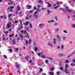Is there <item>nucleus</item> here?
I'll return each instance as SVG.
<instances>
[{"label":"nucleus","instance_id":"nucleus-36","mask_svg":"<svg viewBox=\"0 0 75 75\" xmlns=\"http://www.w3.org/2000/svg\"><path fill=\"white\" fill-rule=\"evenodd\" d=\"M72 27L73 28H75V25L73 24L72 25Z\"/></svg>","mask_w":75,"mask_h":75},{"label":"nucleus","instance_id":"nucleus-23","mask_svg":"<svg viewBox=\"0 0 75 75\" xmlns=\"http://www.w3.org/2000/svg\"><path fill=\"white\" fill-rule=\"evenodd\" d=\"M63 32L64 33H66V34H67L68 33V32H67V31L65 30H64Z\"/></svg>","mask_w":75,"mask_h":75},{"label":"nucleus","instance_id":"nucleus-63","mask_svg":"<svg viewBox=\"0 0 75 75\" xmlns=\"http://www.w3.org/2000/svg\"><path fill=\"white\" fill-rule=\"evenodd\" d=\"M32 60H30V63L31 64V63H32Z\"/></svg>","mask_w":75,"mask_h":75},{"label":"nucleus","instance_id":"nucleus-58","mask_svg":"<svg viewBox=\"0 0 75 75\" xmlns=\"http://www.w3.org/2000/svg\"><path fill=\"white\" fill-rule=\"evenodd\" d=\"M25 47H23V48H22V50H25Z\"/></svg>","mask_w":75,"mask_h":75},{"label":"nucleus","instance_id":"nucleus-16","mask_svg":"<svg viewBox=\"0 0 75 75\" xmlns=\"http://www.w3.org/2000/svg\"><path fill=\"white\" fill-rule=\"evenodd\" d=\"M50 74L51 75H54V72H50Z\"/></svg>","mask_w":75,"mask_h":75},{"label":"nucleus","instance_id":"nucleus-19","mask_svg":"<svg viewBox=\"0 0 75 75\" xmlns=\"http://www.w3.org/2000/svg\"><path fill=\"white\" fill-rule=\"evenodd\" d=\"M48 44L50 46V47H52V45H51V43H50V42H49L48 43Z\"/></svg>","mask_w":75,"mask_h":75},{"label":"nucleus","instance_id":"nucleus-59","mask_svg":"<svg viewBox=\"0 0 75 75\" xmlns=\"http://www.w3.org/2000/svg\"><path fill=\"white\" fill-rule=\"evenodd\" d=\"M68 62H69L68 60H66V61L65 62V63H68Z\"/></svg>","mask_w":75,"mask_h":75},{"label":"nucleus","instance_id":"nucleus-12","mask_svg":"<svg viewBox=\"0 0 75 75\" xmlns=\"http://www.w3.org/2000/svg\"><path fill=\"white\" fill-rule=\"evenodd\" d=\"M27 7H28L29 8V9H30L31 7V6L29 5H28L27 6Z\"/></svg>","mask_w":75,"mask_h":75},{"label":"nucleus","instance_id":"nucleus-31","mask_svg":"<svg viewBox=\"0 0 75 75\" xmlns=\"http://www.w3.org/2000/svg\"><path fill=\"white\" fill-rule=\"evenodd\" d=\"M26 44L27 45H28V42L27 40H26Z\"/></svg>","mask_w":75,"mask_h":75},{"label":"nucleus","instance_id":"nucleus-5","mask_svg":"<svg viewBox=\"0 0 75 75\" xmlns=\"http://www.w3.org/2000/svg\"><path fill=\"white\" fill-rule=\"evenodd\" d=\"M58 56L59 57H62L64 56V54L63 53H59L58 54Z\"/></svg>","mask_w":75,"mask_h":75},{"label":"nucleus","instance_id":"nucleus-4","mask_svg":"<svg viewBox=\"0 0 75 75\" xmlns=\"http://www.w3.org/2000/svg\"><path fill=\"white\" fill-rule=\"evenodd\" d=\"M33 17L35 19H37L38 18V15H33Z\"/></svg>","mask_w":75,"mask_h":75},{"label":"nucleus","instance_id":"nucleus-42","mask_svg":"<svg viewBox=\"0 0 75 75\" xmlns=\"http://www.w3.org/2000/svg\"><path fill=\"white\" fill-rule=\"evenodd\" d=\"M38 8H40L41 7V5H38L37 6Z\"/></svg>","mask_w":75,"mask_h":75},{"label":"nucleus","instance_id":"nucleus-6","mask_svg":"<svg viewBox=\"0 0 75 75\" xmlns=\"http://www.w3.org/2000/svg\"><path fill=\"white\" fill-rule=\"evenodd\" d=\"M68 71V70L67 69H65L64 70V71L66 73V74H69V72Z\"/></svg>","mask_w":75,"mask_h":75},{"label":"nucleus","instance_id":"nucleus-60","mask_svg":"<svg viewBox=\"0 0 75 75\" xmlns=\"http://www.w3.org/2000/svg\"><path fill=\"white\" fill-rule=\"evenodd\" d=\"M60 48V47L59 46H57V49H59Z\"/></svg>","mask_w":75,"mask_h":75},{"label":"nucleus","instance_id":"nucleus-28","mask_svg":"<svg viewBox=\"0 0 75 75\" xmlns=\"http://www.w3.org/2000/svg\"><path fill=\"white\" fill-rule=\"evenodd\" d=\"M61 48L62 50H63V49H64V45H62Z\"/></svg>","mask_w":75,"mask_h":75},{"label":"nucleus","instance_id":"nucleus-35","mask_svg":"<svg viewBox=\"0 0 75 75\" xmlns=\"http://www.w3.org/2000/svg\"><path fill=\"white\" fill-rule=\"evenodd\" d=\"M57 4L58 5H59V4H61V2H57Z\"/></svg>","mask_w":75,"mask_h":75},{"label":"nucleus","instance_id":"nucleus-9","mask_svg":"<svg viewBox=\"0 0 75 75\" xmlns=\"http://www.w3.org/2000/svg\"><path fill=\"white\" fill-rule=\"evenodd\" d=\"M56 40H57V39H56L55 38L53 39V41H54L53 42V43L54 44H56V41H56Z\"/></svg>","mask_w":75,"mask_h":75},{"label":"nucleus","instance_id":"nucleus-21","mask_svg":"<svg viewBox=\"0 0 75 75\" xmlns=\"http://www.w3.org/2000/svg\"><path fill=\"white\" fill-rule=\"evenodd\" d=\"M30 28H32L33 27V26H32V24H31V23H30Z\"/></svg>","mask_w":75,"mask_h":75},{"label":"nucleus","instance_id":"nucleus-1","mask_svg":"<svg viewBox=\"0 0 75 75\" xmlns=\"http://www.w3.org/2000/svg\"><path fill=\"white\" fill-rule=\"evenodd\" d=\"M66 8L67 9L66 11H67L68 12H70V13H72V11L71 10H69V8H68V7H66Z\"/></svg>","mask_w":75,"mask_h":75},{"label":"nucleus","instance_id":"nucleus-22","mask_svg":"<svg viewBox=\"0 0 75 75\" xmlns=\"http://www.w3.org/2000/svg\"><path fill=\"white\" fill-rule=\"evenodd\" d=\"M14 34H12V35H9L10 37H11L14 36Z\"/></svg>","mask_w":75,"mask_h":75},{"label":"nucleus","instance_id":"nucleus-39","mask_svg":"<svg viewBox=\"0 0 75 75\" xmlns=\"http://www.w3.org/2000/svg\"><path fill=\"white\" fill-rule=\"evenodd\" d=\"M4 58H5L6 59H7V57H6V55H4Z\"/></svg>","mask_w":75,"mask_h":75},{"label":"nucleus","instance_id":"nucleus-37","mask_svg":"<svg viewBox=\"0 0 75 75\" xmlns=\"http://www.w3.org/2000/svg\"><path fill=\"white\" fill-rule=\"evenodd\" d=\"M55 31H59V29L58 28H56L55 30Z\"/></svg>","mask_w":75,"mask_h":75},{"label":"nucleus","instance_id":"nucleus-45","mask_svg":"<svg viewBox=\"0 0 75 75\" xmlns=\"http://www.w3.org/2000/svg\"><path fill=\"white\" fill-rule=\"evenodd\" d=\"M55 19H56V21H58V19H57V17L55 16Z\"/></svg>","mask_w":75,"mask_h":75},{"label":"nucleus","instance_id":"nucleus-8","mask_svg":"<svg viewBox=\"0 0 75 75\" xmlns=\"http://www.w3.org/2000/svg\"><path fill=\"white\" fill-rule=\"evenodd\" d=\"M54 21L53 20H51L50 21H48V23H54Z\"/></svg>","mask_w":75,"mask_h":75},{"label":"nucleus","instance_id":"nucleus-3","mask_svg":"<svg viewBox=\"0 0 75 75\" xmlns=\"http://www.w3.org/2000/svg\"><path fill=\"white\" fill-rule=\"evenodd\" d=\"M45 3L46 4H47L48 5V7H52V5L50 4V3H48L47 2H45Z\"/></svg>","mask_w":75,"mask_h":75},{"label":"nucleus","instance_id":"nucleus-56","mask_svg":"<svg viewBox=\"0 0 75 75\" xmlns=\"http://www.w3.org/2000/svg\"><path fill=\"white\" fill-rule=\"evenodd\" d=\"M29 18L28 17H26L25 18H26V20H28V18Z\"/></svg>","mask_w":75,"mask_h":75},{"label":"nucleus","instance_id":"nucleus-61","mask_svg":"<svg viewBox=\"0 0 75 75\" xmlns=\"http://www.w3.org/2000/svg\"><path fill=\"white\" fill-rule=\"evenodd\" d=\"M57 75H59V72H57Z\"/></svg>","mask_w":75,"mask_h":75},{"label":"nucleus","instance_id":"nucleus-14","mask_svg":"<svg viewBox=\"0 0 75 75\" xmlns=\"http://www.w3.org/2000/svg\"><path fill=\"white\" fill-rule=\"evenodd\" d=\"M21 8H20V7L18 6H17V9L18 10V11L20 10Z\"/></svg>","mask_w":75,"mask_h":75},{"label":"nucleus","instance_id":"nucleus-10","mask_svg":"<svg viewBox=\"0 0 75 75\" xmlns=\"http://www.w3.org/2000/svg\"><path fill=\"white\" fill-rule=\"evenodd\" d=\"M16 67L17 68H18V69H19V67H20V65H18V64H16Z\"/></svg>","mask_w":75,"mask_h":75},{"label":"nucleus","instance_id":"nucleus-18","mask_svg":"<svg viewBox=\"0 0 75 75\" xmlns=\"http://www.w3.org/2000/svg\"><path fill=\"white\" fill-rule=\"evenodd\" d=\"M59 69L60 70H61V71H62V70H64V68L63 67H60Z\"/></svg>","mask_w":75,"mask_h":75},{"label":"nucleus","instance_id":"nucleus-54","mask_svg":"<svg viewBox=\"0 0 75 75\" xmlns=\"http://www.w3.org/2000/svg\"><path fill=\"white\" fill-rule=\"evenodd\" d=\"M38 55H39V56H41V53H38Z\"/></svg>","mask_w":75,"mask_h":75},{"label":"nucleus","instance_id":"nucleus-44","mask_svg":"<svg viewBox=\"0 0 75 75\" xmlns=\"http://www.w3.org/2000/svg\"><path fill=\"white\" fill-rule=\"evenodd\" d=\"M19 21L20 22V24H21V25H23V24L21 23V20H19Z\"/></svg>","mask_w":75,"mask_h":75},{"label":"nucleus","instance_id":"nucleus-53","mask_svg":"<svg viewBox=\"0 0 75 75\" xmlns=\"http://www.w3.org/2000/svg\"><path fill=\"white\" fill-rule=\"evenodd\" d=\"M58 6L54 7V8H55V9L57 8H58Z\"/></svg>","mask_w":75,"mask_h":75},{"label":"nucleus","instance_id":"nucleus-29","mask_svg":"<svg viewBox=\"0 0 75 75\" xmlns=\"http://www.w3.org/2000/svg\"><path fill=\"white\" fill-rule=\"evenodd\" d=\"M41 57H42V58H46L45 57L44 55L41 56Z\"/></svg>","mask_w":75,"mask_h":75},{"label":"nucleus","instance_id":"nucleus-62","mask_svg":"<svg viewBox=\"0 0 75 75\" xmlns=\"http://www.w3.org/2000/svg\"><path fill=\"white\" fill-rule=\"evenodd\" d=\"M0 17L1 18H3L4 17V16H0Z\"/></svg>","mask_w":75,"mask_h":75},{"label":"nucleus","instance_id":"nucleus-11","mask_svg":"<svg viewBox=\"0 0 75 75\" xmlns=\"http://www.w3.org/2000/svg\"><path fill=\"white\" fill-rule=\"evenodd\" d=\"M47 14H50V12H51V11L49 9H47Z\"/></svg>","mask_w":75,"mask_h":75},{"label":"nucleus","instance_id":"nucleus-38","mask_svg":"<svg viewBox=\"0 0 75 75\" xmlns=\"http://www.w3.org/2000/svg\"><path fill=\"white\" fill-rule=\"evenodd\" d=\"M37 10L38 11H41V10H40V9L39 8H37Z\"/></svg>","mask_w":75,"mask_h":75},{"label":"nucleus","instance_id":"nucleus-26","mask_svg":"<svg viewBox=\"0 0 75 75\" xmlns=\"http://www.w3.org/2000/svg\"><path fill=\"white\" fill-rule=\"evenodd\" d=\"M38 50V49H37V47H35V51H37Z\"/></svg>","mask_w":75,"mask_h":75},{"label":"nucleus","instance_id":"nucleus-49","mask_svg":"<svg viewBox=\"0 0 75 75\" xmlns=\"http://www.w3.org/2000/svg\"><path fill=\"white\" fill-rule=\"evenodd\" d=\"M66 39L65 37H63V40H65Z\"/></svg>","mask_w":75,"mask_h":75},{"label":"nucleus","instance_id":"nucleus-41","mask_svg":"<svg viewBox=\"0 0 75 75\" xmlns=\"http://www.w3.org/2000/svg\"><path fill=\"white\" fill-rule=\"evenodd\" d=\"M54 25H58V23H55L54 24Z\"/></svg>","mask_w":75,"mask_h":75},{"label":"nucleus","instance_id":"nucleus-43","mask_svg":"<svg viewBox=\"0 0 75 75\" xmlns=\"http://www.w3.org/2000/svg\"><path fill=\"white\" fill-rule=\"evenodd\" d=\"M46 9V8H42V10H45V9Z\"/></svg>","mask_w":75,"mask_h":75},{"label":"nucleus","instance_id":"nucleus-25","mask_svg":"<svg viewBox=\"0 0 75 75\" xmlns=\"http://www.w3.org/2000/svg\"><path fill=\"white\" fill-rule=\"evenodd\" d=\"M15 39L13 40V42L14 44H15Z\"/></svg>","mask_w":75,"mask_h":75},{"label":"nucleus","instance_id":"nucleus-48","mask_svg":"<svg viewBox=\"0 0 75 75\" xmlns=\"http://www.w3.org/2000/svg\"><path fill=\"white\" fill-rule=\"evenodd\" d=\"M59 41L60 42V41H61V37H59Z\"/></svg>","mask_w":75,"mask_h":75},{"label":"nucleus","instance_id":"nucleus-55","mask_svg":"<svg viewBox=\"0 0 75 75\" xmlns=\"http://www.w3.org/2000/svg\"><path fill=\"white\" fill-rule=\"evenodd\" d=\"M18 21H15V23H18Z\"/></svg>","mask_w":75,"mask_h":75},{"label":"nucleus","instance_id":"nucleus-17","mask_svg":"<svg viewBox=\"0 0 75 75\" xmlns=\"http://www.w3.org/2000/svg\"><path fill=\"white\" fill-rule=\"evenodd\" d=\"M54 69H55L54 68H51L50 69V71H54Z\"/></svg>","mask_w":75,"mask_h":75},{"label":"nucleus","instance_id":"nucleus-20","mask_svg":"<svg viewBox=\"0 0 75 75\" xmlns=\"http://www.w3.org/2000/svg\"><path fill=\"white\" fill-rule=\"evenodd\" d=\"M39 3H40V4H41V3H42V1L41 0H39L38 1Z\"/></svg>","mask_w":75,"mask_h":75},{"label":"nucleus","instance_id":"nucleus-47","mask_svg":"<svg viewBox=\"0 0 75 75\" xmlns=\"http://www.w3.org/2000/svg\"><path fill=\"white\" fill-rule=\"evenodd\" d=\"M9 51H10V52H12L13 51V50H12V49H9Z\"/></svg>","mask_w":75,"mask_h":75},{"label":"nucleus","instance_id":"nucleus-34","mask_svg":"<svg viewBox=\"0 0 75 75\" xmlns=\"http://www.w3.org/2000/svg\"><path fill=\"white\" fill-rule=\"evenodd\" d=\"M12 16V14H11V13H10L8 15V17H11V16Z\"/></svg>","mask_w":75,"mask_h":75},{"label":"nucleus","instance_id":"nucleus-27","mask_svg":"<svg viewBox=\"0 0 75 75\" xmlns=\"http://www.w3.org/2000/svg\"><path fill=\"white\" fill-rule=\"evenodd\" d=\"M38 13V11H35L34 13V15H37L36 14H37V13Z\"/></svg>","mask_w":75,"mask_h":75},{"label":"nucleus","instance_id":"nucleus-15","mask_svg":"<svg viewBox=\"0 0 75 75\" xmlns=\"http://www.w3.org/2000/svg\"><path fill=\"white\" fill-rule=\"evenodd\" d=\"M68 65L67 64H66L65 67V69H67V68H68Z\"/></svg>","mask_w":75,"mask_h":75},{"label":"nucleus","instance_id":"nucleus-64","mask_svg":"<svg viewBox=\"0 0 75 75\" xmlns=\"http://www.w3.org/2000/svg\"><path fill=\"white\" fill-rule=\"evenodd\" d=\"M73 61L74 62H75V59H73Z\"/></svg>","mask_w":75,"mask_h":75},{"label":"nucleus","instance_id":"nucleus-33","mask_svg":"<svg viewBox=\"0 0 75 75\" xmlns=\"http://www.w3.org/2000/svg\"><path fill=\"white\" fill-rule=\"evenodd\" d=\"M47 58H48V59H52V60L53 59V58H50L49 57H47Z\"/></svg>","mask_w":75,"mask_h":75},{"label":"nucleus","instance_id":"nucleus-32","mask_svg":"<svg viewBox=\"0 0 75 75\" xmlns=\"http://www.w3.org/2000/svg\"><path fill=\"white\" fill-rule=\"evenodd\" d=\"M20 36L21 37V39H23V36H22V34H20Z\"/></svg>","mask_w":75,"mask_h":75},{"label":"nucleus","instance_id":"nucleus-24","mask_svg":"<svg viewBox=\"0 0 75 75\" xmlns=\"http://www.w3.org/2000/svg\"><path fill=\"white\" fill-rule=\"evenodd\" d=\"M28 23H29V21H27L26 23V24H25L26 25H28Z\"/></svg>","mask_w":75,"mask_h":75},{"label":"nucleus","instance_id":"nucleus-2","mask_svg":"<svg viewBox=\"0 0 75 75\" xmlns=\"http://www.w3.org/2000/svg\"><path fill=\"white\" fill-rule=\"evenodd\" d=\"M11 23H7V29H8V28H9L10 27V26H11Z\"/></svg>","mask_w":75,"mask_h":75},{"label":"nucleus","instance_id":"nucleus-51","mask_svg":"<svg viewBox=\"0 0 75 75\" xmlns=\"http://www.w3.org/2000/svg\"><path fill=\"white\" fill-rule=\"evenodd\" d=\"M74 65V66H75V64H71V66L72 67H73V66H72V65Z\"/></svg>","mask_w":75,"mask_h":75},{"label":"nucleus","instance_id":"nucleus-7","mask_svg":"<svg viewBox=\"0 0 75 75\" xmlns=\"http://www.w3.org/2000/svg\"><path fill=\"white\" fill-rule=\"evenodd\" d=\"M13 8H14V6H12L8 8V10H10V9H13Z\"/></svg>","mask_w":75,"mask_h":75},{"label":"nucleus","instance_id":"nucleus-50","mask_svg":"<svg viewBox=\"0 0 75 75\" xmlns=\"http://www.w3.org/2000/svg\"><path fill=\"white\" fill-rule=\"evenodd\" d=\"M29 13H31L33 12V10H31L30 11H29Z\"/></svg>","mask_w":75,"mask_h":75},{"label":"nucleus","instance_id":"nucleus-46","mask_svg":"<svg viewBox=\"0 0 75 75\" xmlns=\"http://www.w3.org/2000/svg\"><path fill=\"white\" fill-rule=\"evenodd\" d=\"M8 31L9 32H11V29L10 28V29L8 30Z\"/></svg>","mask_w":75,"mask_h":75},{"label":"nucleus","instance_id":"nucleus-30","mask_svg":"<svg viewBox=\"0 0 75 75\" xmlns=\"http://www.w3.org/2000/svg\"><path fill=\"white\" fill-rule=\"evenodd\" d=\"M49 62H48V60H45V63L47 64V63H48Z\"/></svg>","mask_w":75,"mask_h":75},{"label":"nucleus","instance_id":"nucleus-57","mask_svg":"<svg viewBox=\"0 0 75 75\" xmlns=\"http://www.w3.org/2000/svg\"><path fill=\"white\" fill-rule=\"evenodd\" d=\"M59 35H57V39H58V38H59Z\"/></svg>","mask_w":75,"mask_h":75},{"label":"nucleus","instance_id":"nucleus-13","mask_svg":"<svg viewBox=\"0 0 75 75\" xmlns=\"http://www.w3.org/2000/svg\"><path fill=\"white\" fill-rule=\"evenodd\" d=\"M42 25H44V24H40L39 25V27H41L42 26Z\"/></svg>","mask_w":75,"mask_h":75},{"label":"nucleus","instance_id":"nucleus-40","mask_svg":"<svg viewBox=\"0 0 75 75\" xmlns=\"http://www.w3.org/2000/svg\"><path fill=\"white\" fill-rule=\"evenodd\" d=\"M29 43H30V44H31V40L30 39H29Z\"/></svg>","mask_w":75,"mask_h":75},{"label":"nucleus","instance_id":"nucleus-52","mask_svg":"<svg viewBox=\"0 0 75 75\" xmlns=\"http://www.w3.org/2000/svg\"><path fill=\"white\" fill-rule=\"evenodd\" d=\"M40 72H42V68H40Z\"/></svg>","mask_w":75,"mask_h":75}]
</instances>
